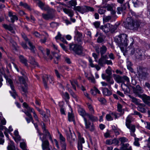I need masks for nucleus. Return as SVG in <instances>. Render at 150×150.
Masks as SVG:
<instances>
[{
  "mask_svg": "<svg viewBox=\"0 0 150 150\" xmlns=\"http://www.w3.org/2000/svg\"><path fill=\"white\" fill-rule=\"evenodd\" d=\"M18 80L19 83L21 84H23L25 86H26V85H27L26 83L25 79L22 76L18 77Z\"/></svg>",
  "mask_w": 150,
  "mask_h": 150,
  "instance_id": "nucleus-39",
  "label": "nucleus"
},
{
  "mask_svg": "<svg viewBox=\"0 0 150 150\" xmlns=\"http://www.w3.org/2000/svg\"><path fill=\"white\" fill-rule=\"evenodd\" d=\"M116 119L117 118V113L114 112H110L109 114L106 115V120L108 121L112 120H113V117Z\"/></svg>",
  "mask_w": 150,
  "mask_h": 150,
  "instance_id": "nucleus-16",
  "label": "nucleus"
},
{
  "mask_svg": "<svg viewBox=\"0 0 150 150\" xmlns=\"http://www.w3.org/2000/svg\"><path fill=\"white\" fill-rule=\"evenodd\" d=\"M49 144H50L48 140L47 139L43 142L42 145L43 150H50Z\"/></svg>",
  "mask_w": 150,
  "mask_h": 150,
  "instance_id": "nucleus-23",
  "label": "nucleus"
},
{
  "mask_svg": "<svg viewBox=\"0 0 150 150\" xmlns=\"http://www.w3.org/2000/svg\"><path fill=\"white\" fill-rule=\"evenodd\" d=\"M78 112L79 114L82 116L83 118L84 117H85V116H87V113H86L85 110L82 108H79L78 109Z\"/></svg>",
  "mask_w": 150,
  "mask_h": 150,
  "instance_id": "nucleus-33",
  "label": "nucleus"
},
{
  "mask_svg": "<svg viewBox=\"0 0 150 150\" xmlns=\"http://www.w3.org/2000/svg\"><path fill=\"white\" fill-rule=\"evenodd\" d=\"M33 35L36 37L38 38H40L41 35L37 31H35L32 33Z\"/></svg>",
  "mask_w": 150,
  "mask_h": 150,
  "instance_id": "nucleus-63",
  "label": "nucleus"
},
{
  "mask_svg": "<svg viewBox=\"0 0 150 150\" xmlns=\"http://www.w3.org/2000/svg\"><path fill=\"white\" fill-rule=\"evenodd\" d=\"M69 49L73 51L78 54H81L82 52V47L77 45H70Z\"/></svg>",
  "mask_w": 150,
  "mask_h": 150,
  "instance_id": "nucleus-9",
  "label": "nucleus"
},
{
  "mask_svg": "<svg viewBox=\"0 0 150 150\" xmlns=\"http://www.w3.org/2000/svg\"><path fill=\"white\" fill-rule=\"evenodd\" d=\"M122 106L120 103H118L117 105V110L120 112H123L122 109Z\"/></svg>",
  "mask_w": 150,
  "mask_h": 150,
  "instance_id": "nucleus-57",
  "label": "nucleus"
},
{
  "mask_svg": "<svg viewBox=\"0 0 150 150\" xmlns=\"http://www.w3.org/2000/svg\"><path fill=\"white\" fill-rule=\"evenodd\" d=\"M21 36L23 38L24 40L26 42H28L29 46L30 47V50L31 52L33 53H35V47L33 45L32 43L30 42V40L28 38L26 35L24 33H21Z\"/></svg>",
  "mask_w": 150,
  "mask_h": 150,
  "instance_id": "nucleus-12",
  "label": "nucleus"
},
{
  "mask_svg": "<svg viewBox=\"0 0 150 150\" xmlns=\"http://www.w3.org/2000/svg\"><path fill=\"white\" fill-rule=\"evenodd\" d=\"M25 87L22 86V91L21 92V93L23 95V96L27 97V95L26 94V93L27 92V87L28 85H26V86H25Z\"/></svg>",
  "mask_w": 150,
  "mask_h": 150,
  "instance_id": "nucleus-42",
  "label": "nucleus"
},
{
  "mask_svg": "<svg viewBox=\"0 0 150 150\" xmlns=\"http://www.w3.org/2000/svg\"><path fill=\"white\" fill-rule=\"evenodd\" d=\"M85 13L89 11L93 12L94 11V8L92 7L87 6H84Z\"/></svg>",
  "mask_w": 150,
  "mask_h": 150,
  "instance_id": "nucleus-38",
  "label": "nucleus"
},
{
  "mask_svg": "<svg viewBox=\"0 0 150 150\" xmlns=\"http://www.w3.org/2000/svg\"><path fill=\"white\" fill-rule=\"evenodd\" d=\"M140 25V22L134 19L132 17H127L124 24L126 28L132 30H137Z\"/></svg>",
  "mask_w": 150,
  "mask_h": 150,
  "instance_id": "nucleus-1",
  "label": "nucleus"
},
{
  "mask_svg": "<svg viewBox=\"0 0 150 150\" xmlns=\"http://www.w3.org/2000/svg\"><path fill=\"white\" fill-rule=\"evenodd\" d=\"M8 16L10 17L11 22L13 23L15 20H18V18L14 13L11 11H9L8 12Z\"/></svg>",
  "mask_w": 150,
  "mask_h": 150,
  "instance_id": "nucleus-22",
  "label": "nucleus"
},
{
  "mask_svg": "<svg viewBox=\"0 0 150 150\" xmlns=\"http://www.w3.org/2000/svg\"><path fill=\"white\" fill-rule=\"evenodd\" d=\"M128 96L131 99V102L134 103L136 105H138L140 103V102L141 100H140L135 98L131 95H129Z\"/></svg>",
  "mask_w": 150,
  "mask_h": 150,
  "instance_id": "nucleus-26",
  "label": "nucleus"
},
{
  "mask_svg": "<svg viewBox=\"0 0 150 150\" xmlns=\"http://www.w3.org/2000/svg\"><path fill=\"white\" fill-rule=\"evenodd\" d=\"M102 7H101L98 10V12L100 14H103L105 13L106 12V10L101 9Z\"/></svg>",
  "mask_w": 150,
  "mask_h": 150,
  "instance_id": "nucleus-61",
  "label": "nucleus"
},
{
  "mask_svg": "<svg viewBox=\"0 0 150 150\" xmlns=\"http://www.w3.org/2000/svg\"><path fill=\"white\" fill-rule=\"evenodd\" d=\"M78 137L79 139L78 144V150H82V144L84 143V140L83 138L81 137L79 134Z\"/></svg>",
  "mask_w": 150,
  "mask_h": 150,
  "instance_id": "nucleus-21",
  "label": "nucleus"
},
{
  "mask_svg": "<svg viewBox=\"0 0 150 150\" xmlns=\"http://www.w3.org/2000/svg\"><path fill=\"white\" fill-rule=\"evenodd\" d=\"M111 17L110 16H104L103 18V21L105 22H108L111 19Z\"/></svg>",
  "mask_w": 150,
  "mask_h": 150,
  "instance_id": "nucleus-56",
  "label": "nucleus"
},
{
  "mask_svg": "<svg viewBox=\"0 0 150 150\" xmlns=\"http://www.w3.org/2000/svg\"><path fill=\"white\" fill-rule=\"evenodd\" d=\"M138 110L142 113H145L146 112V110L148 109L147 106L144 103H140L138 105L137 107Z\"/></svg>",
  "mask_w": 150,
  "mask_h": 150,
  "instance_id": "nucleus-19",
  "label": "nucleus"
},
{
  "mask_svg": "<svg viewBox=\"0 0 150 150\" xmlns=\"http://www.w3.org/2000/svg\"><path fill=\"white\" fill-rule=\"evenodd\" d=\"M132 117L130 115H128L126 118V125L127 126L130 125V123L132 122Z\"/></svg>",
  "mask_w": 150,
  "mask_h": 150,
  "instance_id": "nucleus-41",
  "label": "nucleus"
},
{
  "mask_svg": "<svg viewBox=\"0 0 150 150\" xmlns=\"http://www.w3.org/2000/svg\"><path fill=\"white\" fill-rule=\"evenodd\" d=\"M63 11L66 14L68 15L71 18L74 15L73 11L71 9H69L66 8H62Z\"/></svg>",
  "mask_w": 150,
  "mask_h": 150,
  "instance_id": "nucleus-24",
  "label": "nucleus"
},
{
  "mask_svg": "<svg viewBox=\"0 0 150 150\" xmlns=\"http://www.w3.org/2000/svg\"><path fill=\"white\" fill-rule=\"evenodd\" d=\"M123 78L118 75H115L114 76V79L117 83H124V81L122 79Z\"/></svg>",
  "mask_w": 150,
  "mask_h": 150,
  "instance_id": "nucleus-28",
  "label": "nucleus"
},
{
  "mask_svg": "<svg viewBox=\"0 0 150 150\" xmlns=\"http://www.w3.org/2000/svg\"><path fill=\"white\" fill-rule=\"evenodd\" d=\"M36 3L38 6L42 10L47 11L49 9V7L48 6L45 7V3L42 2L40 0L37 1Z\"/></svg>",
  "mask_w": 150,
  "mask_h": 150,
  "instance_id": "nucleus-20",
  "label": "nucleus"
},
{
  "mask_svg": "<svg viewBox=\"0 0 150 150\" xmlns=\"http://www.w3.org/2000/svg\"><path fill=\"white\" fill-rule=\"evenodd\" d=\"M29 60L30 61V63L33 65L35 67L38 66V63L35 61L33 57H29Z\"/></svg>",
  "mask_w": 150,
  "mask_h": 150,
  "instance_id": "nucleus-35",
  "label": "nucleus"
},
{
  "mask_svg": "<svg viewBox=\"0 0 150 150\" xmlns=\"http://www.w3.org/2000/svg\"><path fill=\"white\" fill-rule=\"evenodd\" d=\"M111 70V67L110 66H108L105 71L106 73L108 74V76H111L112 74Z\"/></svg>",
  "mask_w": 150,
  "mask_h": 150,
  "instance_id": "nucleus-58",
  "label": "nucleus"
},
{
  "mask_svg": "<svg viewBox=\"0 0 150 150\" xmlns=\"http://www.w3.org/2000/svg\"><path fill=\"white\" fill-rule=\"evenodd\" d=\"M6 81L10 85L11 88L12 90V91H10V92L11 96L14 98H15L16 96L17 95L16 92L15 90L14 87L13 85V81L12 80L10 79H6Z\"/></svg>",
  "mask_w": 150,
  "mask_h": 150,
  "instance_id": "nucleus-14",
  "label": "nucleus"
},
{
  "mask_svg": "<svg viewBox=\"0 0 150 150\" xmlns=\"http://www.w3.org/2000/svg\"><path fill=\"white\" fill-rule=\"evenodd\" d=\"M3 26L6 29L12 32L13 28L10 25H8L7 24H4L3 25Z\"/></svg>",
  "mask_w": 150,
  "mask_h": 150,
  "instance_id": "nucleus-46",
  "label": "nucleus"
},
{
  "mask_svg": "<svg viewBox=\"0 0 150 150\" xmlns=\"http://www.w3.org/2000/svg\"><path fill=\"white\" fill-rule=\"evenodd\" d=\"M68 119L69 121H74V115L70 112L68 113Z\"/></svg>",
  "mask_w": 150,
  "mask_h": 150,
  "instance_id": "nucleus-49",
  "label": "nucleus"
},
{
  "mask_svg": "<svg viewBox=\"0 0 150 150\" xmlns=\"http://www.w3.org/2000/svg\"><path fill=\"white\" fill-rule=\"evenodd\" d=\"M19 58L21 62L24 64L25 66L28 67V64L27 62V60L23 55H20Z\"/></svg>",
  "mask_w": 150,
  "mask_h": 150,
  "instance_id": "nucleus-30",
  "label": "nucleus"
},
{
  "mask_svg": "<svg viewBox=\"0 0 150 150\" xmlns=\"http://www.w3.org/2000/svg\"><path fill=\"white\" fill-rule=\"evenodd\" d=\"M111 76H108L106 79L107 81L110 84H113L114 83V81L113 79H111Z\"/></svg>",
  "mask_w": 150,
  "mask_h": 150,
  "instance_id": "nucleus-44",
  "label": "nucleus"
},
{
  "mask_svg": "<svg viewBox=\"0 0 150 150\" xmlns=\"http://www.w3.org/2000/svg\"><path fill=\"white\" fill-rule=\"evenodd\" d=\"M132 88L133 93L136 96L139 97L142 95L141 94L143 93L144 90L139 85H137Z\"/></svg>",
  "mask_w": 150,
  "mask_h": 150,
  "instance_id": "nucleus-11",
  "label": "nucleus"
},
{
  "mask_svg": "<svg viewBox=\"0 0 150 150\" xmlns=\"http://www.w3.org/2000/svg\"><path fill=\"white\" fill-rule=\"evenodd\" d=\"M59 139L60 140V143L61 142H65V139L64 137H63V136L62 134L59 133Z\"/></svg>",
  "mask_w": 150,
  "mask_h": 150,
  "instance_id": "nucleus-60",
  "label": "nucleus"
},
{
  "mask_svg": "<svg viewBox=\"0 0 150 150\" xmlns=\"http://www.w3.org/2000/svg\"><path fill=\"white\" fill-rule=\"evenodd\" d=\"M139 139L137 138H135V141L134 142V144L137 146H138L140 145L139 143Z\"/></svg>",
  "mask_w": 150,
  "mask_h": 150,
  "instance_id": "nucleus-64",
  "label": "nucleus"
},
{
  "mask_svg": "<svg viewBox=\"0 0 150 150\" xmlns=\"http://www.w3.org/2000/svg\"><path fill=\"white\" fill-rule=\"evenodd\" d=\"M48 11L47 13H42V18L45 20H48L50 19L52 20L55 17L54 13L55 10L53 8H49Z\"/></svg>",
  "mask_w": 150,
  "mask_h": 150,
  "instance_id": "nucleus-4",
  "label": "nucleus"
},
{
  "mask_svg": "<svg viewBox=\"0 0 150 150\" xmlns=\"http://www.w3.org/2000/svg\"><path fill=\"white\" fill-rule=\"evenodd\" d=\"M69 131L65 130L67 136V141L70 143H73L75 141V136L74 134H72L70 128H69Z\"/></svg>",
  "mask_w": 150,
  "mask_h": 150,
  "instance_id": "nucleus-10",
  "label": "nucleus"
},
{
  "mask_svg": "<svg viewBox=\"0 0 150 150\" xmlns=\"http://www.w3.org/2000/svg\"><path fill=\"white\" fill-rule=\"evenodd\" d=\"M88 109L90 112V113L91 114H93L94 113V110L93 108V106L92 105L89 103H88L87 104Z\"/></svg>",
  "mask_w": 150,
  "mask_h": 150,
  "instance_id": "nucleus-48",
  "label": "nucleus"
},
{
  "mask_svg": "<svg viewBox=\"0 0 150 150\" xmlns=\"http://www.w3.org/2000/svg\"><path fill=\"white\" fill-rule=\"evenodd\" d=\"M74 10L76 11H78L82 13H85L84 6L82 7L80 6H75L74 7Z\"/></svg>",
  "mask_w": 150,
  "mask_h": 150,
  "instance_id": "nucleus-31",
  "label": "nucleus"
},
{
  "mask_svg": "<svg viewBox=\"0 0 150 150\" xmlns=\"http://www.w3.org/2000/svg\"><path fill=\"white\" fill-rule=\"evenodd\" d=\"M69 4L72 6H75L77 4L76 1V0H71L69 1Z\"/></svg>",
  "mask_w": 150,
  "mask_h": 150,
  "instance_id": "nucleus-54",
  "label": "nucleus"
},
{
  "mask_svg": "<svg viewBox=\"0 0 150 150\" xmlns=\"http://www.w3.org/2000/svg\"><path fill=\"white\" fill-rule=\"evenodd\" d=\"M129 144L128 143L125 144H123L122 145L123 150H132V149L131 146L129 147V148H127L129 146Z\"/></svg>",
  "mask_w": 150,
  "mask_h": 150,
  "instance_id": "nucleus-47",
  "label": "nucleus"
},
{
  "mask_svg": "<svg viewBox=\"0 0 150 150\" xmlns=\"http://www.w3.org/2000/svg\"><path fill=\"white\" fill-rule=\"evenodd\" d=\"M106 60L101 57L98 59V64L101 67H103L105 64Z\"/></svg>",
  "mask_w": 150,
  "mask_h": 150,
  "instance_id": "nucleus-36",
  "label": "nucleus"
},
{
  "mask_svg": "<svg viewBox=\"0 0 150 150\" xmlns=\"http://www.w3.org/2000/svg\"><path fill=\"white\" fill-rule=\"evenodd\" d=\"M70 81L74 89L76 91V85L77 86H78V83L77 81L75 80H73V81Z\"/></svg>",
  "mask_w": 150,
  "mask_h": 150,
  "instance_id": "nucleus-43",
  "label": "nucleus"
},
{
  "mask_svg": "<svg viewBox=\"0 0 150 150\" xmlns=\"http://www.w3.org/2000/svg\"><path fill=\"white\" fill-rule=\"evenodd\" d=\"M43 133L46 136H48L50 140L52 141V137L48 130L46 129L44 123L42 121L40 123Z\"/></svg>",
  "mask_w": 150,
  "mask_h": 150,
  "instance_id": "nucleus-15",
  "label": "nucleus"
},
{
  "mask_svg": "<svg viewBox=\"0 0 150 150\" xmlns=\"http://www.w3.org/2000/svg\"><path fill=\"white\" fill-rule=\"evenodd\" d=\"M127 8L126 6H125L124 7H118L117 8V13L118 14H121V12L123 10H125L126 8Z\"/></svg>",
  "mask_w": 150,
  "mask_h": 150,
  "instance_id": "nucleus-55",
  "label": "nucleus"
},
{
  "mask_svg": "<svg viewBox=\"0 0 150 150\" xmlns=\"http://www.w3.org/2000/svg\"><path fill=\"white\" fill-rule=\"evenodd\" d=\"M42 79L44 86L46 89L48 88L47 83L49 82L50 83H54V78L52 76L45 75L42 77Z\"/></svg>",
  "mask_w": 150,
  "mask_h": 150,
  "instance_id": "nucleus-6",
  "label": "nucleus"
},
{
  "mask_svg": "<svg viewBox=\"0 0 150 150\" xmlns=\"http://www.w3.org/2000/svg\"><path fill=\"white\" fill-rule=\"evenodd\" d=\"M62 96L63 98H64L66 102H68L70 98L69 95L67 92L63 93L62 94Z\"/></svg>",
  "mask_w": 150,
  "mask_h": 150,
  "instance_id": "nucleus-34",
  "label": "nucleus"
},
{
  "mask_svg": "<svg viewBox=\"0 0 150 150\" xmlns=\"http://www.w3.org/2000/svg\"><path fill=\"white\" fill-rule=\"evenodd\" d=\"M102 8H107V10L110 11L111 14L112 15H114L116 13V12L114 9V6L112 4H108L105 6H102Z\"/></svg>",
  "mask_w": 150,
  "mask_h": 150,
  "instance_id": "nucleus-18",
  "label": "nucleus"
},
{
  "mask_svg": "<svg viewBox=\"0 0 150 150\" xmlns=\"http://www.w3.org/2000/svg\"><path fill=\"white\" fill-rule=\"evenodd\" d=\"M107 50V48L104 45H103L100 48L98 47H96L95 48V51L98 54L100 53V54H104L106 52Z\"/></svg>",
  "mask_w": 150,
  "mask_h": 150,
  "instance_id": "nucleus-17",
  "label": "nucleus"
},
{
  "mask_svg": "<svg viewBox=\"0 0 150 150\" xmlns=\"http://www.w3.org/2000/svg\"><path fill=\"white\" fill-rule=\"evenodd\" d=\"M120 25V23L119 22L116 23L114 25H112L110 23H107L104 25L101 26L100 29L105 33L109 31L113 33L115 32Z\"/></svg>",
  "mask_w": 150,
  "mask_h": 150,
  "instance_id": "nucleus-3",
  "label": "nucleus"
},
{
  "mask_svg": "<svg viewBox=\"0 0 150 150\" xmlns=\"http://www.w3.org/2000/svg\"><path fill=\"white\" fill-rule=\"evenodd\" d=\"M52 54L54 58V62L56 64H57L60 59V55L55 52H53Z\"/></svg>",
  "mask_w": 150,
  "mask_h": 150,
  "instance_id": "nucleus-25",
  "label": "nucleus"
},
{
  "mask_svg": "<svg viewBox=\"0 0 150 150\" xmlns=\"http://www.w3.org/2000/svg\"><path fill=\"white\" fill-rule=\"evenodd\" d=\"M8 150H15V146L13 144H10L7 147Z\"/></svg>",
  "mask_w": 150,
  "mask_h": 150,
  "instance_id": "nucleus-59",
  "label": "nucleus"
},
{
  "mask_svg": "<svg viewBox=\"0 0 150 150\" xmlns=\"http://www.w3.org/2000/svg\"><path fill=\"white\" fill-rule=\"evenodd\" d=\"M141 98L144 103L148 100H150V97L145 94H142L139 97Z\"/></svg>",
  "mask_w": 150,
  "mask_h": 150,
  "instance_id": "nucleus-29",
  "label": "nucleus"
},
{
  "mask_svg": "<svg viewBox=\"0 0 150 150\" xmlns=\"http://www.w3.org/2000/svg\"><path fill=\"white\" fill-rule=\"evenodd\" d=\"M23 105L24 107L27 109V111L28 112H29L30 113V112H32L33 113V117L35 120L37 121L38 122H40V121L38 119V117L33 109L30 107L26 102H24L23 104Z\"/></svg>",
  "mask_w": 150,
  "mask_h": 150,
  "instance_id": "nucleus-7",
  "label": "nucleus"
},
{
  "mask_svg": "<svg viewBox=\"0 0 150 150\" xmlns=\"http://www.w3.org/2000/svg\"><path fill=\"white\" fill-rule=\"evenodd\" d=\"M60 143L62 147V150H66V144L65 142H61Z\"/></svg>",
  "mask_w": 150,
  "mask_h": 150,
  "instance_id": "nucleus-62",
  "label": "nucleus"
},
{
  "mask_svg": "<svg viewBox=\"0 0 150 150\" xmlns=\"http://www.w3.org/2000/svg\"><path fill=\"white\" fill-rule=\"evenodd\" d=\"M19 5L29 10H31L30 7L25 3H23L22 2H21L19 3Z\"/></svg>",
  "mask_w": 150,
  "mask_h": 150,
  "instance_id": "nucleus-37",
  "label": "nucleus"
},
{
  "mask_svg": "<svg viewBox=\"0 0 150 150\" xmlns=\"http://www.w3.org/2000/svg\"><path fill=\"white\" fill-rule=\"evenodd\" d=\"M84 120L85 122V128L87 129H89L90 131L93 132L94 130V127L93 123H91L86 119L84 117Z\"/></svg>",
  "mask_w": 150,
  "mask_h": 150,
  "instance_id": "nucleus-13",
  "label": "nucleus"
},
{
  "mask_svg": "<svg viewBox=\"0 0 150 150\" xmlns=\"http://www.w3.org/2000/svg\"><path fill=\"white\" fill-rule=\"evenodd\" d=\"M21 148L23 150H27V146L25 142H22L20 143Z\"/></svg>",
  "mask_w": 150,
  "mask_h": 150,
  "instance_id": "nucleus-53",
  "label": "nucleus"
},
{
  "mask_svg": "<svg viewBox=\"0 0 150 150\" xmlns=\"http://www.w3.org/2000/svg\"><path fill=\"white\" fill-rule=\"evenodd\" d=\"M130 130L131 134L132 136L133 134H134V133L135 130V126L134 125L130 124L126 126Z\"/></svg>",
  "mask_w": 150,
  "mask_h": 150,
  "instance_id": "nucleus-32",
  "label": "nucleus"
},
{
  "mask_svg": "<svg viewBox=\"0 0 150 150\" xmlns=\"http://www.w3.org/2000/svg\"><path fill=\"white\" fill-rule=\"evenodd\" d=\"M127 38V35L122 34L118 35L115 39V42L123 53L126 51V47L128 45Z\"/></svg>",
  "mask_w": 150,
  "mask_h": 150,
  "instance_id": "nucleus-2",
  "label": "nucleus"
},
{
  "mask_svg": "<svg viewBox=\"0 0 150 150\" xmlns=\"http://www.w3.org/2000/svg\"><path fill=\"white\" fill-rule=\"evenodd\" d=\"M69 91L70 92L71 95L72 96V97L74 98L76 101H77L78 98L75 93L71 90L70 91Z\"/></svg>",
  "mask_w": 150,
  "mask_h": 150,
  "instance_id": "nucleus-52",
  "label": "nucleus"
},
{
  "mask_svg": "<svg viewBox=\"0 0 150 150\" xmlns=\"http://www.w3.org/2000/svg\"><path fill=\"white\" fill-rule=\"evenodd\" d=\"M128 139L126 137H123L120 138L119 139V141L121 142V144L122 145L124 144L125 142H127L128 141Z\"/></svg>",
  "mask_w": 150,
  "mask_h": 150,
  "instance_id": "nucleus-50",
  "label": "nucleus"
},
{
  "mask_svg": "<svg viewBox=\"0 0 150 150\" xmlns=\"http://www.w3.org/2000/svg\"><path fill=\"white\" fill-rule=\"evenodd\" d=\"M132 115L138 116L140 118H142V115L140 112L136 110L134 111L133 113L132 114Z\"/></svg>",
  "mask_w": 150,
  "mask_h": 150,
  "instance_id": "nucleus-51",
  "label": "nucleus"
},
{
  "mask_svg": "<svg viewBox=\"0 0 150 150\" xmlns=\"http://www.w3.org/2000/svg\"><path fill=\"white\" fill-rule=\"evenodd\" d=\"M22 111L24 112L30 118L32 123L33 124H35V123H34V120L31 114L29 112H28L26 110H25L24 111L22 110Z\"/></svg>",
  "mask_w": 150,
  "mask_h": 150,
  "instance_id": "nucleus-40",
  "label": "nucleus"
},
{
  "mask_svg": "<svg viewBox=\"0 0 150 150\" xmlns=\"http://www.w3.org/2000/svg\"><path fill=\"white\" fill-rule=\"evenodd\" d=\"M148 71L146 69L140 67L138 71V75L141 79L145 80L149 75Z\"/></svg>",
  "mask_w": 150,
  "mask_h": 150,
  "instance_id": "nucleus-5",
  "label": "nucleus"
},
{
  "mask_svg": "<svg viewBox=\"0 0 150 150\" xmlns=\"http://www.w3.org/2000/svg\"><path fill=\"white\" fill-rule=\"evenodd\" d=\"M87 116H88L89 118L92 121H96L98 120V118L96 117L91 115H90L88 114H87Z\"/></svg>",
  "mask_w": 150,
  "mask_h": 150,
  "instance_id": "nucleus-45",
  "label": "nucleus"
},
{
  "mask_svg": "<svg viewBox=\"0 0 150 150\" xmlns=\"http://www.w3.org/2000/svg\"><path fill=\"white\" fill-rule=\"evenodd\" d=\"M143 51L139 48H137L135 50L133 49L131 50V54H134L136 57L137 59L142 60L143 59L142 56Z\"/></svg>",
  "mask_w": 150,
  "mask_h": 150,
  "instance_id": "nucleus-8",
  "label": "nucleus"
},
{
  "mask_svg": "<svg viewBox=\"0 0 150 150\" xmlns=\"http://www.w3.org/2000/svg\"><path fill=\"white\" fill-rule=\"evenodd\" d=\"M103 93L105 96H109L112 94V92L107 88H102Z\"/></svg>",
  "mask_w": 150,
  "mask_h": 150,
  "instance_id": "nucleus-27",
  "label": "nucleus"
}]
</instances>
